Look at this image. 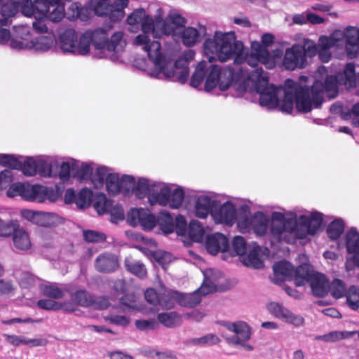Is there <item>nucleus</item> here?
Wrapping results in <instances>:
<instances>
[{
	"label": "nucleus",
	"mask_w": 359,
	"mask_h": 359,
	"mask_svg": "<svg viewBox=\"0 0 359 359\" xmlns=\"http://www.w3.org/2000/svg\"><path fill=\"white\" fill-rule=\"evenodd\" d=\"M203 51L208 61L201 60L197 64L190 79V86L198 88L205 79V92H211L217 86L221 91H226L231 83L238 79L240 74H234V69L230 65L222 69L212 62L218 60L224 62L233 59L234 64H242L245 60L243 43L236 40L233 31H215L212 37L204 41Z\"/></svg>",
	"instance_id": "1"
},
{
	"label": "nucleus",
	"mask_w": 359,
	"mask_h": 359,
	"mask_svg": "<svg viewBox=\"0 0 359 359\" xmlns=\"http://www.w3.org/2000/svg\"><path fill=\"white\" fill-rule=\"evenodd\" d=\"M127 22L130 26V32H135L141 28L143 32L134 41L135 44L142 46L147 53L148 59L142 60L143 65L140 68L151 78L157 79V32L153 18L146 14L144 9L138 8L128 15Z\"/></svg>",
	"instance_id": "2"
},
{
	"label": "nucleus",
	"mask_w": 359,
	"mask_h": 359,
	"mask_svg": "<svg viewBox=\"0 0 359 359\" xmlns=\"http://www.w3.org/2000/svg\"><path fill=\"white\" fill-rule=\"evenodd\" d=\"M234 74H240L238 79L234 80L229 87L236 84V89L239 94L246 92H255L259 95V103L261 107H266L269 105L276 104V97H274L273 88H267L268 76L264 74L262 68H257L248 73L247 77L241 82L237 83L243 76L242 69Z\"/></svg>",
	"instance_id": "3"
},
{
	"label": "nucleus",
	"mask_w": 359,
	"mask_h": 359,
	"mask_svg": "<svg viewBox=\"0 0 359 359\" xmlns=\"http://www.w3.org/2000/svg\"><path fill=\"white\" fill-rule=\"evenodd\" d=\"M273 218L278 222H283L285 232L294 233L300 239L305 238L307 235L313 236L323 227V215L318 211H313L310 217L304 215L286 218L285 215L280 212H273Z\"/></svg>",
	"instance_id": "4"
},
{
	"label": "nucleus",
	"mask_w": 359,
	"mask_h": 359,
	"mask_svg": "<svg viewBox=\"0 0 359 359\" xmlns=\"http://www.w3.org/2000/svg\"><path fill=\"white\" fill-rule=\"evenodd\" d=\"M161 43L158 42V76L162 74L167 80L181 84L187 83L189 76V63L194 60L195 52L187 50L173 62L166 60L165 55L161 51Z\"/></svg>",
	"instance_id": "5"
},
{
	"label": "nucleus",
	"mask_w": 359,
	"mask_h": 359,
	"mask_svg": "<svg viewBox=\"0 0 359 359\" xmlns=\"http://www.w3.org/2000/svg\"><path fill=\"white\" fill-rule=\"evenodd\" d=\"M272 87L273 88L274 97H276V104L266 106V109L269 110L276 109L280 104L278 94L283 93V95L290 93L292 96L297 97V111L299 114H308L312 111L311 107V91L310 86H302L298 82L294 81L292 79H287L284 82V85L276 86L269 83L268 79L267 88Z\"/></svg>",
	"instance_id": "6"
},
{
	"label": "nucleus",
	"mask_w": 359,
	"mask_h": 359,
	"mask_svg": "<svg viewBox=\"0 0 359 359\" xmlns=\"http://www.w3.org/2000/svg\"><path fill=\"white\" fill-rule=\"evenodd\" d=\"M339 86H340V83L335 74L327 75L323 81L319 79L315 80L310 86L311 107H312V110L322 108L325 102V92L327 93L330 98H335L339 93Z\"/></svg>",
	"instance_id": "7"
},
{
	"label": "nucleus",
	"mask_w": 359,
	"mask_h": 359,
	"mask_svg": "<svg viewBox=\"0 0 359 359\" xmlns=\"http://www.w3.org/2000/svg\"><path fill=\"white\" fill-rule=\"evenodd\" d=\"M50 192L53 191L43 186L17 182L10 186L6 194L9 197L20 196L27 201L42 203Z\"/></svg>",
	"instance_id": "8"
},
{
	"label": "nucleus",
	"mask_w": 359,
	"mask_h": 359,
	"mask_svg": "<svg viewBox=\"0 0 359 359\" xmlns=\"http://www.w3.org/2000/svg\"><path fill=\"white\" fill-rule=\"evenodd\" d=\"M86 36L83 34L78 40L76 31L67 29L60 36V48L65 53L85 55L87 54Z\"/></svg>",
	"instance_id": "9"
},
{
	"label": "nucleus",
	"mask_w": 359,
	"mask_h": 359,
	"mask_svg": "<svg viewBox=\"0 0 359 359\" xmlns=\"http://www.w3.org/2000/svg\"><path fill=\"white\" fill-rule=\"evenodd\" d=\"M133 186L129 188V196L134 194L140 200H144V205L152 207L157 204V191L155 184H151L147 178L140 177L137 181L133 176Z\"/></svg>",
	"instance_id": "10"
},
{
	"label": "nucleus",
	"mask_w": 359,
	"mask_h": 359,
	"mask_svg": "<svg viewBox=\"0 0 359 359\" xmlns=\"http://www.w3.org/2000/svg\"><path fill=\"white\" fill-rule=\"evenodd\" d=\"M133 176L123 175L119 177L116 173H109L106 178V188L109 194L116 196L122 194L124 196H129V188L133 186Z\"/></svg>",
	"instance_id": "11"
},
{
	"label": "nucleus",
	"mask_w": 359,
	"mask_h": 359,
	"mask_svg": "<svg viewBox=\"0 0 359 359\" xmlns=\"http://www.w3.org/2000/svg\"><path fill=\"white\" fill-rule=\"evenodd\" d=\"M163 184V187L158 190V205L166 206L168 205L172 209L180 208L184 198V189L178 187L172 191L168 185Z\"/></svg>",
	"instance_id": "12"
},
{
	"label": "nucleus",
	"mask_w": 359,
	"mask_h": 359,
	"mask_svg": "<svg viewBox=\"0 0 359 359\" xmlns=\"http://www.w3.org/2000/svg\"><path fill=\"white\" fill-rule=\"evenodd\" d=\"M307 65V60L304 55L303 46L293 45L285 50L283 66L287 70L304 69Z\"/></svg>",
	"instance_id": "13"
},
{
	"label": "nucleus",
	"mask_w": 359,
	"mask_h": 359,
	"mask_svg": "<svg viewBox=\"0 0 359 359\" xmlns=\"http://www.w3.org/2000/svg\"><path fill=\"white\" fill-rule=\"evenodd\" d=\"M53 37L41 36L30 41H18L12 40L10 41V47L15 50H33L34 51L46 52L53 46Z\"/></svg>",
	"instance_id": "14"
},
{
	"label": "nucleus",
	"mask_w": 359,
	"mask_h": 359,
	"mask_svg": "<svg viewBox=\"0 0 359 359\" xmlns=\"http://www.w3.org/2000/svg\"><path fill=\"white\" fill-rule=\"evenodd\" d=\"M127 220L131 226L140 225L144 231L151 230L157 224L155 216L143 208L131 209L128 213Z\"/></svg>",
	"instance_id": "15"
},
{
	"label": "nucleus",
	"mask_w": 359,
	"mask_h": 359,
	"mask_svg": "<svg viewBox=\"0 0 359 359\" xmlns=\"http://www.w3.org/2000/svg\"><path fill=\"white\" fill-rule=\"evenodd\" d=\"M237 209L231 201H226L220 205L217 201V205L213 206L212 217L217 224H224L231 226L235 223Z\"/></svg>",
	"instance_id": "16"
},
{
	"label": "nucleus",
	"mask_w": 359,
	"mask_h": 359,
	"mask_svg": "<svg viewBox=\"0 0 359 359\" xmlns=\"http://www.w3.org/2000/svg\"><path fill=\"white\" fill-rule=\"evenodd\" d=\"M162 12V9L158 8V26L162 24L161 32L167 36H172L173 38L180 30L185 27L187 20L180 14L169 15L163 20Z\"/></svg>",
	"instance_id": "17"
},
{
	"label": "nucleus",
	"mask_w": 359,
	"mask_h": 359,
	"mask_svg": "<svg viewBox=\"0 0 359 359\" xmlns=\"http://www.w3.org/2000/svg\"><path fill=\"white\" fill-rule=\"evenodd\" d=\"M205 248L211 255H217L219 252H226L230 249L228 237L224 234L216 232L208 234L205 241Z\"/></svg>",
	"instance_id": "18"
},
{
	"label": "nucleus",
	"mask_w": 359,
	"mask_h": 359,
	"mask_svg": "<svg viewBox=\"0 0 359 359\" xmlns=\"http://www.w3.org/2000/svg\"><path fill=\"white\" fill-rule=\"evenodd\" d=\"M20 9V6L15 4L14 2H9L8 1L4 3L1 7V13L3 16L0 19V44H5L9 41L11 39L10 31L4 26L8 25L11 22L9 18L14 16Z\"/></svg>",
	"instance_id": "19"
},
{
	"label": "nucleus",
	"mask_w": 359,
	"mask_h": 359,
	"mask_svg": "<svg viewBox=\"0 0 359 359\" xmlns=\"http://www.w3.org/2000/svg\"><path fill=\"white\" fill-rule=\"evenodd\" d=\"M119 266L118 257L110 252L100 254L95 261V268L100 273H113L118 270Z\"/></svg>",
	"instance_id": "20"
},
{
	"label": "nucleus",
	"mask_w": 359,
	"mask_h": 359,
	"mask_svg": "<svg viewBox=\"0 0 359 359\" xmlns=\"http://www.w3.org/2000/svg\"><path fill=\"white\" fill-rule=\"evenodd\" d=\"M308 283H310L313 295L316 297H326L331 290L329 279L325 274L319 272H316Z\"/></svg>",
	"instance_id": "21"
},
{
	"label": "nucleus",
	"mask_w": 359,
	"mask_h": 359,
	"mask_svg": "<svg viewBox=\"0 0 359 359\" xmlns=\"http://www.w3.org/2000/svg\"><path fill=\"white\" fill-rule=\"evenodd\" d=\"M20 8L21 13L27 17H34L35 19L44 18V12L46 11V6L43 0H23L20 5Z\"/></svg>",
	"instance_id": "22"
},
{
	"label": "nucleus",
	"mask_w": 359,
	"mask_h": 359,
	"mask_svg": "<svg viewBox=\"0 0 359 359\" xmlns=\"http://www.w3.org/2000/svg\"><path fill=\"white\" fill-rule=\"evenodd\" d=\"M83 34L86 36L87 54L90 51V44L97 50H105L107 45L108 35L104 28H98L94 31H86Z\"/></svg>",
	"instance_id": "23"
},
{
	"label": "nucleus",
	"mask_w": 359,
	"mask_h": 359,
	"mask_svg": "<svg viewBox=\"0 0 359 359\" xmlns=\"http://www.w3.org/2000/svg\"><path fill=\"white\" fill-rule=\"evenodd\" d=\"M204 236L205 229L201 224L196 220H191L182 242L184 246L189 247L193 243H201Z\"/></svg>",
	"instance_id": "24"
},
{
	"label": "nucleus",
	"mask_w": 359,
	"mask_h": 359,
	"mask_svg": "<svg viewBox=\"0 0 359 359\" xmlns=\"http://www.w3.org/2000/svg\"><path fill=\"white\" fill-rule=\"evenodd\" d=\"M337 76L340 86H345L347 88L357 87L358 73L355 72L354 63H347L344 69L335 74Z\"/></svg>",
	"instance_id": "25"
},
{
	"label": "nucleus",
	"mask_w": 359,
	"mask_h": 359,
	"mask_svg": "<svg viewBox=\"0 0 359 359\" xmlns=\"http://www.w3.org/2000/svg\"><path fill=\"white\" fill-rule=\"evenodd\" d=\"M346 247L348 254H352L355 266L359 267V233L356 228L351 227L346 234Z\"/></svg>",
	"instance_id": "26"
},
{
	"label": "nucleus",
	"mask_w": 359,
	"mask_h": 359,
	"mask_svg": "<svg viewBox=\"0 0 359 359\" xmlns=\"http://www.w3.org/2000/svg\"><path fill=\"white\" fill-rule=\"evenodd\" d=\"M46 6L44 18L51 22H60L65 17V6L61 0H43Z\"/></svg>",
	"instance_id": "27"
},
{
	"label": "nucleus",
	"mask_w": 359,
	"mask_h": 359,
	"mask_svg": "<svg viewBox=\"0 0 359 359\" xmlns=\"http://www.w3.org/2000/svg\"><path fill=\"white\" fill-rule=\"evenodd\" d=\"M217 201L212 200L210 196H200L197 198L195 204V215L197 217L205 219L209 214L212 215L213 206L217 205Z\"/></svg>",
	"instance_id": "28"
},
{
	"label": "nucleus",
	"mask_w": 359,
	"mask_h": 359,
	"mask_svg": "<svg viewBox=\"0 0 359 359\" xmlns=\"http://www.w3.org/2000/svg\"><path fill=\"white\" fill-rule=\"evenodd\" d=\"M316 273L310 264L303 263L294 268L292 278L296 286L301 287L308 283Z\"/></svg>",
	"instance_id": "29"
},
{
	"label": "nucleus",
	"mask_w": 359,
	"mask_h": 359,
	"mask_svg": "<svg viewBox=\"0 0 359 359\" xmlns=\"http://www.w3.org/2000/svg\"><path fill=\"white\" fill-rule=\"evenodd\" d=\"M235 222H236L238 228L241 231H247L252 226L253 217H251L249 205L243 204L238 207Z\"/></svg>",
	"instance_id": "30"
},
{
	"label": "nucleus",
	"mask_w": 359,
	"mask_h": 359,
	"mask_svg": "<svg viewBox=\"0 0 359 359\" xmlns=\"http://www.w3.org/2000/svg\"><path fill=\"white\" fill-rule=\"evenodd\" d=\"M200 37L199 31L192 27H184L177 33L173 39L176 41H181L184 46L187 47L194 46Z\"/></svg>",
	"instance_id": "31"
},
{
	"label": "nucleus",
	"mask_w": 359,
	"mask_h": 359,
	"mask_svg": "<svg viewBox=\"0 0 359 359\" xmlns=\"http://www.w3.org/2000/svg\"><path fill=\"white\" fill-rule=\"evenodd\" d=\"M177 290H165L163 281L158 278V306L165 309L174 308Z\"/></svg>",
	"instance_id": "32"
},
{
	"label": "nucleus",
	"mask_w": 359,
	"mask_h": 359,
	"mask_svg": "<svg viewBox=\"0 0 359 359\" xmlns=\"http://www.w3.org/2000/svg\"><path fill=\"white\" fill-rule=\"evenodd\" d=\"M201 288H198L192 293H184L177 290L176 302L181 306L194 308L201 302V295L199 293Z\"/></svg>",
	"instance_id": "33"
},
{
	"label": "nucleus",
	"mask_w": 359,
	"mask_h": 359,
	"mask_svg": "<svg viewBox=\"0 0 359 359\" xmlns=\"http://www.w3.org/2000/svg\"><path fill=\"white\" fill-rule=\"evenodd\" d=\"M261 248L255 245L250 249L247 255L241 257L243 264L250 268L255 269H261L264 268V264L260 256Z\"/></svg>",
	"instance_id": "34"
},
{
	"label": "nucleus",
	"mask_w": 359,
	"mask_h": 359,
	"mask_svg": "<svg viewBox=\"0 0 359 359\" xmlns=\"http://www.w3.org/2000/svg\"><path fill=\"white\" fill-rule=\"evenodd\" d=\"M15 248L21 252H27L32 248V242L29 233L22 229H15L12 232Z\"/></svg>",
	"instance_id": "35"
},
{
	"label": "nucleus",
	"mask_w": 359,
	"mask_h": 359,
	"mask_svg": "<svg viewBox=\"0 0 359 359\" xmlns=\"http://www.w3.org/2000/svg\"><path fill=\"white\" fill-rule=\"evenodd\" d=\"M120 303L124 312L136 311L144 313H149L147 309L144 307L140 298L133 293L126 294L120 298Z\"/></svg>",
	"instance_id": "36"
},
{
	"label": "nucleus",
	"mask_w": 359,
	"mask_h": 359,
	"mask_svg": "<svg viewBox=\"0 0 359 359\" xmlns=\"http://www.w3.org/2000/svg\"><path fill=\"white\" fill-rule=\"evenodd\" d=\"M251 53L261 59V62L269 69L273 67L274 62L269 50L264 47L262 42L254 41L251 43Z\"/></svg>",
	"instance_id": "37"
},
{
	"label": "nucleus",
	"mask_w": 359,
	"mask_h": 359,
	"mask_svg": "<svg viewBox=\"0 0 359 359\" xmlns=\"http://www.w3.org/2000/svg\"><path fill=\"white\" fill-rule=\"evenodd\" d=\"M158 323L168 328L179 327L182 323V316L176 311L158 313Z\"/></svg>",
	"instance_id": "38"
},
{
	"label": "nucleus",
	"mask_w": 359,
	"mask_h": 359,
	"mask_svg": "<svg viewBox=\"0 0 359 359\" xmlns=\"http://www.w3.org/2000/svg\"><path fill=\"white\" fill-rule=\"evenodd\" d=\"M221 339L215 334H208L201 337L191 338L184 342L187 346H198L200 347L211 346L218 344Z\"/></svg>",
	"instance_id": "39"
},
{
	"label": "nucleus",
	"mask_w": 359,
	"mask_h": 359,
	"mask_svg": "<svg viewBox=\"0 0 359 359\" xmlns=\"http://www.w3.org/2000/svg\"><path fill=\"white\" fill-rule=\"evenodd\" d=\"M269 219L261 211L256 212L253 215L252 229L258 236H264L268 229Z\"/></svg>",
	"instance_id": "40"
},
{
	"label": "nucleus",
	"mask_w": 359,
	"mask_h": 359,
	"mask_svg": "<svg viewBox=\"0 0 359 359\" xmlns=\"http://www.w3.org/2000/svg\"><path fill=\"white\" fill-rule=\"evenodd\" d=\"M72 301L83 307L95 306L96 301L93 295L85 290H79L71 294Z\"/></svg>",
	"instance_id": "41"
},
{
	"label": "nucleus",
	"mask_w": 359,
	"mask_h": 359,
	"mask_svg": "<svg viewBox=\"0 0 359 359\" xmlns=\"http://www.w3.org/2000/svg\"><path fill=\"white\" fill-rule=\"evenodd\" d=\"M124 265L128 271L140 278H144L147 276V269L144 264L140 261L133 259L128 257L125 259Z\"/></svg>",
	"instance_id": "42"
},
{
	"label": "nucleus",
	"mask_w": 359,
	"mask_h": 359,
	"mask_svg": "<svg viewBox=\"0 0 359 359\" xmlns=\"http://www.w3.org/2000/svg\"><path fill=\"white\" fill-rule=\"evenodd\" d=\"M126 45V42L123 39V33L116 32L111 36L110 40H107L105 50L109 52L119 53L123 51Z\"/></svg>",
	"instance_id": "43"
},
{
	"label": "nucleus",
	"mask_w": 359,
	"mask_h": 359,
	"mask_svg": "<svg viewBox=\"0 0 359 359\" xmlns=\"http://www.w3.org/2000/svg\"><path fill=\"white\" fill-rule=\"evenodd\" d=\"M62 222V219L52 212H38L34 224L41 226H53Z\"/></svg>",
	"instance_id": "44"
},
{
	"label": "nucleus",
	"mask_w": 359,
	"mask_h": 359,
	"mask_svg": "<svg viewBox=\"0 0 359 359\" xmlns=\"http://www.w3.org/2000/svg\"><path fill=\"white\" fill-rule=\"evenodd\" d=\"M158 228L166 235L174 231V219L168 211H158Z\"/></svg>",
	"instance_id": "45"
},
{
	"label": "nucleus",
	"mask_w": 359,
	"mask_h": 359,
	"mask_svg": "<svg viewBox=\"0 0 359 359\" xmlns=\"http://www.w3.org/2000/svg\"><path fill=\"white\" fill-rule=\"evenodd\" d=\"M90 6L98 16H107L114 12L110 0H90Z\"/></svg>",
	"instance_id": "46"
},
{
	"label": "nucleus",
	"mask_w": 359,
	"mask_h": 359,
	"mask_svg": "<svg viewBox=\"0 0 359 359\" xmlns=\"http://www.w3.org/2000/svg\"><path fill=\"white\" fill-rule=\"evenodd\" d=\"M248 250V245L245 238L242 236L233 237L230 249L227 251L231 256H240L242 257Z\"/></svg>",
	"instance_id": "47"
},
{
	"label": "nucleus",
	"mask_w": 359,
	"mask_h": 359,
	"mask_svg": "<svg viewBox=\"0 0 359 359\" xmlns=\"http://www.w3.org/2000/svg\"><path fill=\"white\" fill-rule=\"evenodd\" d=\"M8 342L13 346H18L21 344L31 345L32 346H39L44 344V340L41 339H27L22 336L5 335Z\"/></svg>",
	"instance_id": "48"
},
{
	"label": "nucleus",
	"mask_w": 359,
	"mask_h": 359,
	"mask_svg": "<svg viewBox=\"0 0 359 359\" xmlns=\"http://www.w3.org/2000/svg\"><path fill=\"white\" fill-rule=\"evenodd\" d=\"M59 168L60 170L57 173L56 172V175L62 182L69 181L71 176L74 177V170L76 169V166L74 165V159L62 162Z\"/></svg>",
	"instance_id": "49"
},
{
	"label": "nucleus",
	"mask_w": 359,
	"mask_h": 359,
	"mask_svg": "<svg viewBox=\"0 0 359 359\" xmlns=\"http://www.w3.org/2000/svg\"><path fill=\"white\" fill-rule=\"evenodd\" d=\"M74 165L76 166V169L74 170V178L82 182L92 177L93 168L90 165L86 163H82L80 165L79 161L74 160Z\"/></svg>",
	"instance_id": "50"
},
{
	"label": "nucleus",
	"mask_w": 359,
	"mask_h": 359,
	"mask_svg": "<svg viewBox=\"0 0 359 359\" xmlns=\"http://www.w3.org/2000/svg\"><path fill=\"white\" fill-rule=\"evenodd\" d=\"M294 266L285 259L276 262L273 266V271L276 276L281 275L285 277L292 278Z\"/></svg>",
	"instance_id": "51"
},
{
	"label": "nucleus",
	"mask_w": 359,
	"mask_h": 359,
	"mask_svg": "<svg viewBox=\"0 0 359 359\" xmlns=\"http://www.w3.org/2000/svg\"><path fill=\"white\" fill-rule=\"evenodd\" d=\"M345 224L342 219H335L327 227L328 237L332 240L338 239L344 231Z\"/></svg>",
	"instance_id": "52"
},
{
	"label": "nucleus",
	"mask_w": 359,
	"mask_h": 359,
	"mask_svg": "<svg viewBox=\"0 0 359 359\" xmlns=\"http://www.w3.org/2000/svg\"><path fill=\"white\" fill-rule=\"evenodd\" d=\"M55 167H57V162L49 163L43 159L36 161L37 172L43 177L56 176V172H54Z\"/></svg>",
	"instance_id": "53"
},
{
	"label": "nucleus",
	"mask_w": 359,
	"mask_h": 359,
	"mask_svg": "<svg viewBox=\"0 0 359 359\" xmlns=\"http://www.w3.org/2000/svg\"><path fill=\"white\" fill-rule=\"evenodd\" d=\"M233 332L241 341V343L250 339L252 334V328L246 322L238 320L237 326H233Z\"/></svg>",
	"instance_id": "54"
},
{
	"label": "nucleus",
	"mask_w": 359,
	"mask_h": 359,
	"mask_svg": "<svg viewBox=\"0 0 359 359\" xmlns=\"http://www.w3.org/2000/svg\"><path fill=\"white\" fill-rule=\"evenodd\" d=\"M135 248L140 250L154 264L157 262L156 244L154 241L149 243H145L144 245H135Z\"/></svg>",
	"instance_id": "55"
},
{
	"label": "nucleus",
	"mask_w": 359,
	"mask_h": 359,
	"mask_svg": "<svg viewBox=\"0 0 359 359\" xmlns=\"http://www.w3.org/2000/svg\"><path fill=\"white\" fill-rule=\"evenodd\" d=\"M92 197L93 191L90 189L83 188L76 194V204L80 208L88 207Z\"/></svg>",
	"instance_id": "56"
},
{
	"label": "nucleus",
	"mask_w": 359,
	"mask_h": 359,
	"mask_svg": "<svg viewBox=\"0 0 359 359\" xmlns=\"http://www.w3.org/2000/svg\"><path fill=\"white\" fill-rule=\"evenodd\" d=\"M297 97L292 96L290 93L283 95L280 110L285 114H291L294 109V104L297 109Z\"/></svg>",
	"instance_id": "57"
},
{
	"label": "nucleus",
	"mask_w": 359,
	"mask_h": 359,
	"mask_svg": "<svg viewBox=\"0 0 359 359\" xmlns=\"http://www.w3.org/2000/svg\"><path fill=\"white\" fill-rule=\"evenodd\" d=\"M109 175L107 168L104 166H101L97 168L94 175H92L91 181L94 187L97 189L103 187L104 181Z\"/></svg>",
	"instance_id": "58"
},
{
	"label": "nucleus",
	"mask_w": 359,
	"mask_h": 359,
	"mask_svg": "<svg viewBox=\"0 0 359 359\" xmlns=\"http://www.w3.org/2000/svg\"><path fill=\"white\" fill-rule=\"evenodd\" d=\"M20 167L18 170H21L27 176H34L37 172L36 161L32 158H27L24 161L20 160Z\"/></svg>",
	"instance_id": "59"
},
{
	"label": "nucleus",
	"mask_w": 359,
	"mask_h": 359,
	"mask_svg": "<svg viewBox=\"0 0 359 359\" xmlns=\"http://www.w3.org/2000/svg\"><path fill=\"white\" fill-rule=\"evenodd\" d=\"M332 295L335 299H340L346 294V287L343 280L335 278L332 283Z\"/></svg>",
	"instance_id": "60"
},
{
	"label": "nucleus",
	"mask_w": 359,
	"mask_h": 359,
	"mask_svg": "<svg viewBox=\"0 0 359 359\" xmlns=\"http://www.w3.org/2000/svg\"><path fill=\"white\" fill-rule=\"evenodd\" d=\"M267 308L270 313L278 319L283 320L284 317H287L286 313H287L288 309L284 307L280 304L271 302L268 304Z\"/></svg>",
	"instance_id": "61"
},
{
	"label": "nucleus",
	"mask_w": 359,
	"mask_h": 359,
	"mask_svg": "<svg viewBox=\"0 0 359 359\" xmlns=\"http://www.w3.org/2000/svg\"><path fill=\"white\" fill-rule=\"evenodd\" d=\"M83 236L84 240L88 243L102 242L107 238L104 233L93 230H83Z\"/></svg>",
	"instance_id": "62"
},
{
	"label": "nucleus",
	"mask_w": 359,
	"mask_h": 359,
	"mask_svg": "<svg viewBox=\"0 0 359 359\" xmlns=\"http://www.w3.org/2000/svg\"><path fill=\"white\" fill-rule=\"evenodd\" d=\"M187 229V222L185 217L182 215H178L174 221V231H176L178 236H182V239H183Z\"/></svg>",
	"instance_id": "63"
},
{
	"label": "nucleus",
	"mask_w": 359,
	"mask_h": 359,
	"mask_svg": "<svg viewBox=\"0 0 359 359\" xmlns=\"http://www.w3.org/2000/svg\"><path fill=\"white\" fill-rule=\"evenodd\" d=\"M0 164L15 170L21 168L20 159L9 154H2L0 156Z\"/></svg>",
	"instance_id": "64"
}]
</instances>
